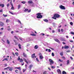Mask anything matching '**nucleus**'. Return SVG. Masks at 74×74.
Segmentation results:
<instances>
[{
	"label": "nucleus",
	"instance_id": "obj_1",
	"mask_svg": "<svg viewBox=\"0 0 74 74\" xmlns=\"http://www.w3.org/2000/svg\"><path fill=\"white\" fill-rule=\"evenodd\" d=\"M36 18H41L42 17V16L41 15V13H38L36 14Z\"/></svg>",
	"mask_w": 74,
	"mask_h": 74
},
{
	"label": "nucleus",
	"instance_id": "obj_2",
	"mask_svg": "<svg viewBox=\"0 0 74 74\" xmlns=\"http://www.w3.org/2000/svg\"><path fill=\"white\" fill-rule=\"evenodd\" d=\"M49 62H50V65H52V64H53V63H54L53 61V60L51 59H49Z\"/></svg>",
	"mask_w": 74,
	"mask_h": 74
},
{
	"label": "nucleus",
	"instance_id": "obj_3",
	"mask_svg": "<svg viewBox=\"0 0 74 74\" xmlns=\"http://www.w3.org/2000/svg\"><path fill=\"white\" fill-rule=\"evenodd\" d=\"M18 60H20V62L21 63H22V62H23V59L22 58L20 59V57H19V56L18 57Z\"/></svg>",
	"mask_w": 74,
	"mask_h": 74
},
{
	"label": "nucleus",
	"instance_id": "obj_4",
	"mask_svg": "<svg viewBox=\"0 0 74 74\" xmlns=\"http://www.w3.org/2000/svg\"><path fill=\"white\" fill-rule=\"evenodd\" d=\"M60 7L61 10H65L66 9V8H65V7L62 5H60Z\"/></svg>",
	"mask_w": 74,
	"mask_h": 74
},
{
	"label": "nucleus",
	"instance_id": "obj_5",
	"mask_svg": "<svg viewBox=\"0 0 74 74\" xmlns=\"http://www.w3.org/2000/svg\"><path fill=\"white\" fill-rule=\"evenodd\" d=\"M24 12H31V10L30 9L29 10V9H25V10H24Z\"/></svg>",
	"mask_w": 74,
	"mask_h": 74
},
{
	"label": "nucleus",
	"instance_id": "obj_6",
	"mask_svg": "<svg viewBox=\"0 0 74 74\" xmlns=\"http://www.w3.org/2000/svg\"><path fill=\"white\" fill-rule=\"evenodd\" d=\"M54 16L56 17V18H59V17H60V15L58 14H56L54 15Z\"/></svg>",
	"mask_w": 74,
	"mask_h": 74
},
{
	"label": "nucleus",
	"instance_id": "obj_7",
	"mask_svg": "<svg viewBox=\"0 0 74 74\" xmlns=\"http://www.w3.org/2000/svg\"><path fill=\"white\" fill-rule=\"evenodd\" d=\"M57 72L59 74H61L62 72H61V71L60 69H58L57 70Z\"/></svg>",
	"mask_w": 74,
	"mask_h": 74
},
{
	"label": "nucleus",
	"instance_id": "obj_8",
	"mask_svg": "<svg viewBox=\"0 0 74 74\" xmlns=\"http://www.w3.org/2000/svg\"><path fill=\"white\" fill-rule=\"evenodd\" d=\"M60 40H61V41H66V40H65V38H61Z\"/></svg>",
	"mask_w": 74,
	"mask_h": 74
},
{
	"label": "nucleus",
	"instance_id": "obj_9",
	"mask_svg": "<svg viewBox=\"0 0 74 74\" xmlns=\"http://www.w3.org/2000/svg\"><path fill=\"white\" fill-rule=\"evenodd\" d=\"M15 69H18L19 70H20V71H21V67H15Z\"/></svg>",
	"mask_w": 74,
	"mask_h": 74
},
{
	"label": "nucleus",
	"instance_id": "obj_10",
	"mask_svg": "<svg viewBox=\"0 0 74 74\" xmlns=\"http://www.w3.org/2000/svg\"><path fill=\"white\" fill-rule=\"evenodd\" d=\"M9 70L10 71H12V70H13V67H9Z\"/></svg>",
	"mask_w": 74,
	"mask_h": 74
},
{
	"label": "nucleus",
	"instance_id": "obj_11",
	"mask_svg": "<svg viewBox=\"0 0 74 74\" xmlns=\"http://www.w3.org/2000/svg\"><path fill=\"white\" fill-rule=\"evenodd\" d=\"M54 40L55 41L57 42H58V43H60V42L59 41V40L57 39H54Z\"/></svg>",
	"mask_w": 74,
	"mask_h": 74
},
{
	"label": "nucleus",
	"instance_id": "obj_12",
	"mask_svg": "<svg viewBox=\"0 0 74 74\" xmlns=\"http://www.w3.org/2000/svg\"><path fill=\"white\" fill-rule=\"evenodd\" d=\"M32 67H33V65L32 64H31L29 66V68L30 70H31Z\"/></svg>",
	"mask_w": 74,
	"mask_h": 74
},
{
	"label": "nucleus",
	"instance_id": "obj_13",
	"mask_svg": "<svg viewBox=\"0 0 74 74\" xmlns=\"http://www.w3.org/2000/svg\"><path fill=\"white\" fill-rule=\"evenodd\" d=\"M23 55L24 56V57H25V58H27V55L25 53H23Z\"/></svg>",
	"mask_w": 74,
	"mask_h": 74
},
{
	"label": "nucleus",
	"instance_id": "obj_14",
	"mask_svg": "<svg viewBox=\"0 0 74 74\" xmlns=\"http://www.w3.org/2000/svg\"><path fill=\"white\" fill-rule=\"evenodd\" d=\"M11 6V10H14V6H13V5L12 4Z\"/></svg>",
	"mask_w": 74,
	"mask_h": 74
},
{
	"label": "nucleus",
	"instance_id": "obj_15",
	"mask_svg": "<svg viewBox=\"0 0 74 74\" xmlns=\"http://www.w3.org/2000/svg\"><path fill=\"white\" fill-rule=\"evenodd\" d=\"M23 59L24 61H25V62H26V63L27 64H28V63H29V62H28L27 61V60H26V59L23 58Z\"/></svg>",
	"mask_w": 74,
	"mask_h": 74
},
{
	"label": "nucleus",
	"instance_id": "obj_16",
	"mask_svg": "<svg viewBox=\"0 0 74 74\" xmlns=\"http://www.w3.org/2000/svg\"><path fill=\"white\" fill-rule=\"evenodd\" d=\"M28 3L29 4H32L33 3V1H28Z\"/></svg>",
	"mask_w": 74,
	"mask_h": 74
},
{
	"label": "nucleus",
	"instance_id": "obj_17",
	"mask_svg": "<svg viewBox=\"0 0 74 74\" xmlns=\"http://www.w3.org/2000/svg\"><path fill=\"white\" fill-rule=\"evenodd\" d=\"M21 5L20 4H19L18 5V9H20V8H21Z\"/></svg>",
	"mask_w": 74,
	"mask_h": 74
},
{
	"label": "nucleus",
	"instance_id": "obj_18",
	"mask_svg": "<svg viewBox=\"0 0 74 74\" xmlns=\"http://www.w3.org/2000/svg\"><path fill=\"white\" fill-rule=\"evenodd\" d=\"M0 7H4V4H0Z\"/></svg>",
	"mask_w": 74,
	"mask_h": 74
},
{
	"label": "nucleus",
	"instance_id": "obj_19",
	"mask_svg": "<svg viewBox=\"0 0 74 74\" xmlns=\"http://www.w3.org/2000/svg\"><path fill=\"white\" fill-rule=\"evenodd\" d=\"M34 56H35V53H34L32 55V58H34Z\"/></svg>",
	"mask_w": 74,
	"mask_h": 74
},
{
	"label": "nucleus",
	"instance_id": "obj_20",
	"mask_svg": "<svg viewBox=\"0 0 74 74\" xmlns=\"http://www.w3.org/2000/svg\"><path fill=\"white\" fill-rule=\"evenodd\" d=\"M39 58L40 59H43V58H44V57H43V56H39Z\"/></svg>",
	"mask_w": 74,
	"mask_h": 74
},
{
	"label": "nucleus",
	"instance_id": "obj_21",
	"mask_svg": "<svg viewBox=\"0 0 74 74\" xmlns=\"http://www.w3.org/2000/svg\"><path fill=\"white\" fill-rule=\"evenodd\" d=\"M43 21L44 22H48V20L46 19H44Z\"/></svg>",
	"mask_w": 74,
	"mask_h": 74
},
{
	"label": "nucleus",
	"instance_id": "obj_22",
	"mask_svg": "<svg viewBox=\"0 0 74 74\" xmlns=\"http://www.w3.org/2000/svg\"><path fill=\"white\" fill-rule=\"evenodd\" d=\"M31 36H36V34H30Z\"/></svg>",
	"mask_w": 74,
	"mask_h": 74
},
{
	"label": "nucleus",
	"instance_id": "obj_23",
	"mask_svg": "<svg viewBox=\"0 0 74 74\" xmlns=\"http://www.w3.org/2000/svg\"><path fill=\"white\" fill-rule=\"evenodd\" d=\"M60 54L61 56H63V52L60 53Z\"/></svg>",
	"mask_w": 74,
	"mask_h": 74
},
{
	"label": "nucleus",
	"instance_id": "obj_24",
	"mask_svg": "<svg viewBox=\"0 0 74 74\" xmlns=\"http://www.w3.org/2000/svg\"><path fill=\"white\" fill-rule=\"evenodd\" d=\"M0 25L1 26H3L4 25V23L3 22H1L0 23Z\"/></svg>",
	"mask_w": 74,
	"mask_h": 74
},
{
	"label": "nucleus",
	"instance_id": "obj_25",
	"mask_svg": "<svg viewBox=\"0 0 74 74\" xmlns=\"http://www.w3.org/2000/svg\"><path fill=\"white\" fill-rule=\"evenodd\" d=\"M67 73H66V72L64 71H63L62 72V74H66Z\"/></svg>",
	"mask_w": 74,
	"mask_h": 74
},
{
	"label": "nucleus",
	"instance_id": "obj_26",
	"mask_svg": "<svg viewBox=\"0 0 74 74\" xmlns=\"http://www.w3.org/2000/svg\"><path fill=\"white\" fill-rule=\"evenodd\" d=\"M67 62V64H69V63H70V61L69 60H68L66 61Z\"/></svg>",
	"mask_w": 74,
	"mask_h": 74
},
{
	"label": "nucleus",
	"instance_id": "obj_27",
	"mask_svg": "<svg viewBox=\"0 0 74 74\" xmlns=\"http://www.w3.org/2000/svg\"><path fill=\"white\" fill-rule=\"evenodd\" d=\"M14 41L15 42V44L16 45H18V43H17L16 42V40H14Z\"/></svg>",
	"mask_w": 74,
	"mask_h": 74
},
{
	"label": "nucleus",
	"instance_id": "obj_28",
	"mask_svg": "<svg viewBox=\"0 0 74 74\" xmlns=\"http://www.w3.org/2000/svg\"><path fill=\"white\" fill-rule=\"evenodd\" d=\"M9 67H8L7 68H4V70H8V69H9Z\"/></svg>",
	"mask_w": 74,
	"mask_h": 74
},
{
	"label": "nucleus",
	"instance_id": "obj_29",
	"mask_svg": "<svg viewBox=\"0 0 74 74\" xmlns=\"http://www.w3.org/2000/svg\"><path fill=\"white\" fill-rule=\"evenodd\" d=\"M59 61L60 62H63V60H60V59H59Z\"/></svg>",
	"mask_w": 74,
	"mask_h": 74
},
{
	"label": "nucleus",
	"instance_id": "obj_30",
	"mask_svg": "<svg viewBox=\"0 0 74 74\" xmlns=\"http://www.w3.org/2000/svg\"><path fill=\"white\" fill-rule=\"evenodd\" d=\"M18 22L20 23L21 25H22V23H21V22L20 20H18Z\"/></svg>",
	"mask_w": 74,
	"mask_h": 74
},
{
	"label": "nucleus",
	"instance_id": "obj_31",
	"mask_svg": "<svg viewBox=\"0 0 74 74\" xmlns=\"http://www.w3.org/2000/svg\"><path fill=\"white\" fill-rule=\"evenodd\" d=\"M5 60H7L8 61V58H5L3 60H2V61H4Z\"/></svg>",
	"mask_w": 74,
	"mask_h": 74
},
{
	"label": "nucleus",
	"instance_id": "obj_32",
	"mask_svg": "<svg viewBox=\"0 0 74 74\" xmlns=\"http://www.w3.org/2000/svg\"><path fill=\"white\" fill-rule=\"evenodd\" d=\"M26 69H23V72L24 73L25 72V71H26Z\"/></svg>",
	"mask_w": 74,
	"mask_h": 74
},
{
	"label": "nucleus",
	"instance_id": "obj_33",
	"mask_svg": "<svg viewBox=\"0 0 74 74\" xmlns=\"http://www.w3.org/2000/svg\"><path fill=\"white\" fill-rule=\"evenodd\" d=\"M7 44H10V41H9V40H7Z\"/></svg>",
	"mask_w": 74,
	"mask_h": 74
},
{
	"label": "nucleus",
	"instance_id": "obj_34",
	"mask_svg": "<svg viewBox=\"0 0 74 74\" xmlns=\"http://www.w3.org/2000/svg\"><path fill=\"white\" fill-rule=\"evenodd\" d=\"M69 48V47H64V49H68Z\"/></svg>",
	"mask_w": 74,
	"mask_h": 74
},
{
	"label": "nucleus",
	"instance_id": "obj_35",
	"mask_svg": "<svg viewBox=\"0 0 74 74\" xmlns=\"http://www.w3.org/2000/svg\"><path fill=\"white\" fill-rule=\"evenodd\" d=\"M52 18H53V19H56V17L54 16V17H52Z\"/></svg>",
	"mask_w": 74,
	"mask_h": 74
},
{
	"label": "nucleus",
	"instance_id": "obj_36",
	"mask_svg": "<svg viewBox=\"0 0 74 74\" xmlns=\"http://www.w3.org/2000/svg\"><path fill=\"white\" fill-rule=\"evenodd\" d=\"M14 37V38H16V39L17 40H18V37H17L16 36H15Z\"/></svg>",
	"mask_w": 74,
	"mask_h": 74
},
{
	"label": "nucleus",
	"instance_id": "obj_37",
	"mask_svg": "<svg viewBox=\"0 0 74 74\" xmlns=\"http://www.w3.org/2000/svg\"><path fill=\"white\" fill-rule=\"evenodd\" d=\"M21 3H22L23 4H25L26 3V2L25 1H22L21 2Z\"/></svg>",
	"mask_w": 74,
	"mask_h": 74
},
{
	"label": "nucleus",
	"instance_id": "obj_38",
	"mask_svg": "<svg viewBox=\"0 0 74 74\" xmlns=\"http://www.w3.org/2000/svg\"><path fill=\"white\" fill-rule=\"evenodd\" d=\"M10 22V20L9 19H7L6 20V22Z\"/></svg>",
	"mask_w": 74,
	"mask_h": 74
},
{
	"label": "nucleus",
	"instance_id": "obj_39",
	"mask_svg": "<svg viewBox=\"0 0 74 74\" xmlns=\"http://www.w3.org/2000/svg\"><path fill=\"white\" fill-rule=\"evenodd\" d=\"M70 24L71 25V26H73V23L72 22H71L70 23Z\"/></svg>",
	"mask_w": 74,
	"mask_h": 74
},
{
	"label": "nucleus",
	"instance_id": "obj_40",
	"mask_svg": "<svg viewBox=\"0 0 74 74\" xmlns=\"http://www.w3.org/2000/svg\"><path fill=\"white\" fill-rule=\"evenodd\" d=\"M15 73H18V70H16L15 71Z\"/></svg>",
	"mask_w": 74,
	"mask_h": 74
},
{
	"label": "nucleus",
	"instance_id": "obj_41",
	"mask_svg": "<svg viewBox=\"0 0 74 74\" xmlns=\"http://www.w3.org/2000/svg\"><path fill=\"white\" fill-rule=\"evenodd\" d=\"M51 69H55V66H51Z\"/></svg>",
	"mask_w": 74,
	"mask_h": 74
},
{
	"label": "nucleus",
	"instance_id": "obj_42",
	"mask_svg": "<svg viewBox=\"0 0 74 74\" xmlns=\"http://www.w3.org/2000/svg\"><path fill=\"white\" fill-rule=\"evenodd\" d=\"M15 54L16 55V56H18V53L17 52L15 53Z\"/></svg>",
	"mask_w": 74,
	"mask_h": 74
},
{
	"label": "nucleus",
	"instance_id": "obj_43",
	"mask_svg": "<svg viewBox=\"0 0 74 74\" xmlns=\"http://www.w3.org/2000/svg\"><path fill=\"white\" fill-rule=\"evenodd\" d=\"M9 12H10V14H12V15H14V14L12 13V12H10V11H9Z\"/></svg>",
	"mask_w": 74,
	"mask_h": 74
},
{
	"label": "nucleus",
	"instance_id": "obj_44",
	"mask_svg": "<svg viewBox=\"0 0 74 74\" xmlns=\"http://www.w3.org/2000/svg\"><path fill=\"white\" fill-rule=\"evenodd\" d=\"M41 35H42V36H44L45 35V34L43 33H42L40 34Z\"/></svg>",
	"mask_w": 74,
	"mask_h": 74
},
{
	"label": "nucleus",
	"instance_id": "obj_45",
	"mask_svg": "<svg viewBox=\"0 0 74 74\" xmlns=\"http://www.w3.org/2000/svg\"><path fill=\"white\" fill-rule=\"evenodd\" d=\"M34 48L36 49H37V48H38V47H35Z\"/></svg>",
	"mask_w": 74,
	"mask_h": 74
},
{
	"label": "nucleus",
	"instance_id": "obj_46",
	"mask_svg": "<svg viewBox=\"0 0 74 74\" xmlns=\"http://www.w3.org/2000/svg\"><path fill=\"white\" fill-rule=\"evenodd\" d=\"M62 58H63V59L64 60H65V59H66V58L64 56L62 57Z\"/></svg>",
	"mask_w": 74,
	"mask_h": 74
},
{
	"label": "nucleus",
	"instance_id": "obj_47",
	"mask_svg": "<svg viewBox=\"0 0 74 74\" xmlns=\"http://www.w3.org/2000/svg\"><path fill=\"white\" fill-rule=\"evenodd\" d=\"M3 16H4V17H5L6 16H7V15H4V14H3Z\"/></svg>",
	"mask_w": 74,
	"mask_h": 74
},
{
	"label": "nucleus",
	"instance_id": "obj_48",
	"mask_svg": "<svg viewBox=\"0 0 74 74\" xmlns=\"http://www.w3.org/2000/svg\"><path fill=\"white\" fill-rule=\"evenodd\" d=\"M52 55L53 56H55V55H54V53H52Z\"/></svg>",
	"mask_w": 74,
	"mask_h": 74
},
{
	"label": "nucleus",
	"instance_id": "obj_49",
	"mask_svg": "<svg viewBox=\"0 0 74 74\" xmlns=\"http://www.w3.org/2000/svg\"><path fill=\"white\" fill-rule=\"evenodd\" d=\"M71 34H73V35H74V33L73 32H71Z\"/></svg>",
	"mask_w": 74,
	"mask_h": 74
},
{
	"label": "nucleus",
	"instance_id": "obj_50",
	"mask_svg": "<svg viewBox=\"0 0 74 74\" xmlns=\"http://www.w3.org/2000/svg\"><path fill=\"white\" fill-rule=\"evenodd\" d=\"M36 60L37 62H39V60H38V58H36Z\"/></svg>",
	"mask_w": 74,
	"mask_h": 74
},
{
	"label": "nucleus",
	"instance_id": "obj_51",
	"mask_svg": "<svg viewBox=\"0 0 74 74\" xmlns=\"http://www.w3.org/2000/svg\"><path fill=\"white\" fill-rule=\"evenodd\" d=\"M27 64L25 65V68H26V69H27Z\"/></svg>",
	"mask_w": 74,
	"mask_h": 74
},
{
	"label": "nucleus",
	"instance_id": "obj_52",
	"mask_svg": "<svg viewBox=\"0 0 74 74\" xmlns=\"http://www.w3.org/2000/svg\"><path fill=\"white\" fill-rule=\"evenodd\" d=\"M7 30H9V31H10L11 30V28H8V29H7Z\"/></svg>",
	"mask_w": 74,
	"mask_h": 74
},
{
	"label": "nucleus",
	"instance_id": "obj_53",
	"mask_svg": "<svg viewBox=\"0 0 74 74\" xmlns=\"http://www.w3.org/2000/svg\"><path fill=\"white\" fill-rule=\"evenodd\" d=\"M48 52H51V50L50 49H48Z\"/></svg>",
	"mask_w": 74,
	"mask_h": 74
},
{
	"label": "nucleus",
	"instance_id": "obj_54",
	"mask_svg": "<svg viewBox=\"0 0 74 74\" xmlns=\"http://www.w3.org/2000/svg\"><path fill=\"white\" fill-rule=\"evenodd\" d=\"M10 4L11 5V6L12 5V0H11V2H10Z\"/></svg>",
	"mask_w": 74,
	"mask_h": 74
},
{
	"label": "nucleus",
	"instance_id": "obj_55",
	"mask_svg": "<svg viewBox=\"0 0 74 74\" xmlns=\"http://www.w3.org/2000/svg\"><path fill=\"white\" fill-rule=\"evenodd\" d=\"M70 42H73V40H70Z\"/></svg>",
	"mask_w": 74,
	"mask_h": 74
},
{
	"label": "nucleus",
	"instance_id": "obj_56",
	"mask_svg": "<svg viewBox=\"0 0 74 74\" xmlns=\"http://www.w3.org/2000/svg\"><path fill=\"white\" fill-rule=\"evenodd\" d=\"M3 12V10H0V12Z\"/></svg>",
	"mask_w": 74,
	"mask_h": 74
},
{
	"label": "nucleus",
	"instance_id": "obj_57",
	"mask_svg": "<svg viewBox=\"0 0 74 74\" xmlns=\"http://www.w3.org/2000/svg\"><path fill=\"white\" fill-rule=\"evenodd\" d=\"M19 38L20 40H21V41L22 40V38Z\"/></svg>",
	"mask_w": 74,
	"mask_h": 74
},
{
	"label": "nucleus",
	"instance_id": "obj_58",
	"mask_svg": "<svg viewBox=\"0 0 74 74\" xmlns=\"http://www.w3.org/2000/svg\"><path fill=\"white\" fill-rule=\"evenodd\" d=\"M27 46H30V45L29 44H28L27 45Z\"/></svg>",
	"mask_w": 74,
	"mask_h": 74
},
{
	"label": "nucleus",
	"instance_id": "obj_59",
	"mask_svg": "<svg viewBox=\"0 0 74 74\" xmlns=\"http://www.w3.org/2000/svg\"><path fill=\"white\" fill-rule=\"evenodd\" d=\"M70 58H71V59L72 60H73V57H70Z\"/></svg>",
	"mask_w": 74,
	"mask_h": 74
},
{
	"label": "nucleus",
	"instance_id": "obj_60",
	"mask_svg": "<svg viewBox=\"0 0 74 74\" xmlns=\"http://www.w3.org/2000/svg\"><path fill=\"white\" fill-rule=\"evenodd\" d=\"M52 33H55V31L53 30L52 31Z\"/></svg>",
	"mask_w": 74,
	"mask_h": 74
},
{
	"label": "nucleus",
	"instance_id": "obj_61",
	"mask_svg": "<svg viewBox=\"0 0 74 74\" xmlns=\"http://www.w3.org/2000/svg\"><path fill=\"white\" fill-rule=\"evenodd\" d=\"M48 69H49L50 70V71H51V69H50V68H48Z\"/></svg>",
	"mask_w": 74,
	"mask_h": 74
},
{
	"label": "nucleus",
	"instance_id": "obj_62",
	"mask_svg": "<svg viewBox=\"0 0 74 74\" xmlns=\"http://www.w3.org/2000/svg\"><path fill=\"white\" fill-rule=\"evenodd\" d=\"M21 45H20V44H18V47H21Z\"/></svg>",
	"mask_w": 74,
	"mask_h": 74
},
{
	"label": "nucleus",
	"instance_id": "obj_63",
	"mask_svg": "<svg viewBox=\"0 0 74 74\" xmlns=\"http://www.w3.org/2000/svg\"><path fill=\"white\" fill-rule=\"evenodd\" d=\"M12 54L14 55V56H15V54L14 53H12Z\"/></svg>",
	"mask_w": 74,
	"mask_h": 74
},
{
	"label": "nucleus",
	"instance_id": "obj_64",
	"mask_svg": "<svg viewBox=\"0 0 74 74\" xmlns=\"http://www.w3.org/2000/svg\"><path fill=\"white\" fill-rule=\"evenodd\" d=\"M7 64H5V66L6 67V66H7Z\"/></svg>",
	"mask_w": 74,
	"mask_h": 74
}]
</instances>
